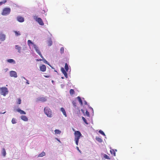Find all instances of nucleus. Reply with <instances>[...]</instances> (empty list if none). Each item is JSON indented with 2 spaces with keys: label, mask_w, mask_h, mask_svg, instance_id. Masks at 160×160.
Wrapping results in <instances>:
<instances>
[{
  "label": "nucleus",
  "mask_w": 160,
  "mask_h": 160,
  "mask_svg": "<svg viewBox=\"0 0 160 160\" xmlns=\"http://www.w3.org/2000/svg\"><path fill=\"white\" fill-rule=\"evenodd\" d=\"M40 70L42 72H45L46 70V67L44 65H42L40 67Z\"/></svg>",
  "instance_id": "11"
},
{
  "label": "nucleus",
  "mask_w": 160,
  "mask_h": 160,
  "mask_svg": "<svg viewBox=\"0 0 160 160\" xmlns=\"http://www.w3.org/2000/svg\"><path fill=\"white\" fill-rule=\"evenodd\" d=\"M69 92H70V95H72L74 94L75 92H74V91L73 89H71L70 90Z\"/></svg>",
  "instance_id": "20"
},
{
  "label": "nucleus",
  "mask_w": 160,
  "mask_h": 160,
  "mask_svg": "<svg viewBox=\"0 0 160 160\" xmlns=\"http://www.w3.org/2000/svg\"><path fill=\"white\" fill-rule=\"evenodd\" d=\"M61 71L62 72L64 75L65 78H67L68 77V75H67V73L66 72L67 71H65L64 70V69L62 67L61 68Z\"/></svg>",
  "instance_id": "8"
},
{
  "label": "nucleus",
  "mask_w": 160,
  "mask_h": 160,
  "mask_svg": "<svg viewBox=\"0 0 160 160\" xmlns=\"http://www.w3.org/2000/svg\"><path fill=\"white\" fill-rule=\"evenodd\" d=\"M44 112L47 117L51 118L52 116V110L48 107H46L44 108Z\"/></svg>",
  "instance_id": "2"
},
{
  "label": "nucleus",
  "mask_w": 160,
  "mask_h": 160,
  "mask_svg": "<svg viewBox=\"0 0 160 160\" xmlns=\"http://www.w3.org/2000/svg\"><path fill=\"white\" fill-rule=\"evenodd\" d=\"M2 153L3 156L5 157L6 155V152L5 148H3L2 149Z\"/></svg>",
  "instance_id": "17"
},
{
  "label": "nucleus",
  "mask_w": 160,
  "mask_h": 160,
  "mask_svg": "<svg viewBox=\"0 0 160 160\" xmlns=\"http://www.w3.org/2000/svg\"><path fill=\"white\" fill-rule=\"evenodd\" d=\"M5 112H3V113H0L4 114V113H5Z\"/></svg>",
  "instance_id": "41"
},
{
  "label": "nucleus",
  "mask_w": 160,
  "mask_h": 160,
  "mask_svg": "<svg viewBox=\"0 0 160 160\" xmlns=\"http://www.w3.org/2000/svg\"><path fill=\"white\" fill-rule=\"evenodd\" d=\"M42 58V61L44 62V63L49 65V63L48 62V61H47L46 60V59H45L44 58Z\"/></svg>",
  "instance_id": "30"
},
{
  "label": "nucleus",
  "mask_w": 160,
  "mask_h": 160,
  "mask_svg": "<svg viewBox=\"0 0 160 160\" xmlns=\"http://www.w3.org/2000/svg\"><path fill=\"white\" fill-rule=\"evenodd\" d=\"M83 121L86 124L88 125V123L87 122V120L85 119Z\"/></svg>",
  "instance_id": "35"
},
{
  "label": "nucleus",
  "mask_w": 160,
  "mask_h": 160,
  "mask_svg": "<svg viewBox=\"0 0 160 160\" xmlns=\"http://www.w3.org/2000/svg\"><path fill=\"white\" fill-rule=\"evenodd\" d=\"M38 61H41V59H39V60H38V59H37V60Z\"/></svg>",
  "instance_id": "42"
},
{
  "label": "nucleus",
  "mask_w": 160,
  "mask_h": 160,
  "mask_svg": "<svg viewBox=\"0 0 160 160\" xmlns=\"http://www.w3.org/2000/svg\"><path fill=\"white\" fill-rule=\"evenodd\" d=\"M34 18L40 25H44V23L41 18H38L37 16H35L34 17Z\"/></svg>",
  "instance_id": "5"
},
{
  "label": "nucleus",
  "mask_w": 160,
  "mask_h": 160,
  "mask_svg": "<svg viewBox=\"0 0 160 160\" xmlns=\"http://www.w3.org/2000/svg\"><path fill=\"white\" fill-rule=\"evenodd\" d=\"M41 101L45 102L46 101V99L45 98H42L40 99Z\"/></svg>",
  "instance_id": "32"
},
{
  "label": "nucleus",
  "mask_w": 160,
  "mask_h": 160,
  "mask_svg": "<svg viewBox=\"0 0 160 160\" xmlns=\"http://www.w3.org/2000/svg\"><path fill=\"white\" fill-rule=\"evenodd\" d=\"M54 131H55V133L57 134H60V133L61 132V131H60L58 130H57V129L55 130Z\"/></svg>",
  "instance_id": "27"
},
{
  "label": "nucleus",
  "mask_w": 160,
  "mask_h": 160,
  "mask_svg": "<svg viewBox=\"0 0 160 160\" xmlns=\"http://www.w3.org/2000/svg\"><path fill=\"white\" fill-rule=\"evenodd\" d=\"M7 2V0H3L2 1L0 2V6L5 3Z\"/></svg>",
  "instance_id": "23"
},
{
  "label": "nucleus",
  "mask_w": 160,
  "mask_h": 160,
  "mask_svg": "<svg viewBox=\"0 0 160 160\" xmlns=\"http://www.w3.org/2000/svg\"><path fill=\"white\" fill-rule=\"evenodd\" d=\"M45 153L44 152H43L38 155V157H42L43 156H44L45 155Z\"/></svg>",
  "instance_id": "18"
},
{
  "label": "nucleus",
  "mask_w": 160,
  "mask_h": 160,
  "mask_svg": "<svg viewBox=\"0 0 160 160\" xmlns=\"http://www.w3.org/2000/svg\"><path fill=\"white\" fill-rule=\"evenodd\" d=\"M14 33H15V35L16 36H19L21 35V34L19 31H14Z\"/></svg>",
  "instance_id": "22"
},
{
  "label": "nucleus",
  "mask_w": 160,
  "mask_h": 160,
  "mask_svg": "<svg viewBox=\"0 0 160 160\" xmlns=\"http://www.w3.org/2000/svg\"><path fill=\"white\" fill-rule=\"evenodd\" d=\"M21 118L22 120L25 121H27L28 120L27 117L26 116L24 115L21 116Z\"/></svg>",
  "instance_id": "13"
},
{
  "label": "nucleus",
  "mask_w": 160,
  "mask_h": 160,
  "mask_svg": "<svg viewBox=\"0 0 160 160\" xmlns=\"http://www.w3.org/2000/svg\"><path fill=\"white\" fill-rule=\"evenodd\" d=\"M0 94L5 96L8 94V88L6 87H2L0 88Z\"/></svg>",
  "instance_id": "3"
},
{
  "label": "nucleus",
  "mask_w": 160,
  "mask_h": 160,
  "mask_svg": "<svg viewBox=\"0 0 160 160\" xmlns=\"http://www.w3.org/2000/svg\"><path fill=\"white\" fill-rule=\"evenodd\" d=\"M101 134H102V135H103L104 136L106 137V135L104 133V132L102 131L101 130ZM105 138H106V137H105Z\"/></svg>",
  "instance_id": "33"
},
{
  "label": "nucleus",
  "mask_w": 160,
  "mask_h": 160,
  "mask_svg": "<svg viewBox=\"0 0 160 160\" xmlns=\"http://www.w3.org/2000/svg\"><path fill=\"white\" fill-rule=\"evenodd\" d=\"M77 99L78 100L79 102L81 105L82 104V99L80 97H77Z\"/></svg>",
  "instance_id": "19"
},
{
  "label": "nucleus",
  "mask_w": 160,
  "mask_h": 160,
  "mask_svg": "<svg viewBox=\"0 0 160 160\" xmlns=\"http://www.w3.org/2000/svg\"><path fill=\"white\" fill-rule=\"evenodd\" d=\"M12 122L13 124L16 123V119L14 118H13L12 120Z\"/></svg>",
  "instance_id": "31"
},
{
  "label": "nucleus",
  "mask_w": 160,
  "mask_h": 160,
  "mask_svg": "<svg viewBox=\"0 0 160 160\" xmlns=\"http://www.w3.org/2000/svg\"><path fill=\"white\" fill-rule=\"evenodd\" d=\"M99 133H100V130H99Z\"/></svg>",
  "instance_id": "45"
},
{
  "label": "nucleus",
  "mask_w": 160,
  "mask_h": 160,
  "mask_svg": "<svg viewBox=\"0 0 160 160\" xmlns=\"http://www.w3.org/2000/svg\"><path fill=\"white\" fill-rule=\"evenodd\" d=\"M110 149V152L111 154L113 156H115L116 152L117 151V150L116 149L114 150L113 149H111V148Z\"/></svg>",
  "instance_id": "10"
},
{
  "label": "nucleus",
  "mask_w": 160,
  "mask_h": 160,
  "mask_svg": "<svg viewBox=\"0 0 160 160\" xmlns=\"http://www.w3.org/2000/svg\"><path fill=\"white\" fill-rule=\"evenodd\" d=\"M76 148L77 150L80 153H81V151L79 150V148L78 147H76Z\"/></svg>",
  "instance_id": "36"
},
{
  "label": "nucleus",
  "mask_w": 160,
  "mask_h": 160,
  "mask_svg": "<svg viewBox=\"0 0 160 160\" xmlns=\"http://www.w3.org/2000/svg\"><path fill=\"white\" fill-rule=\"evenodd\" d=\"M44 77H45V78H49L50 77L49 76H48V75H44Z\"/></svg>",
  "instance_id": "38"
},
{
  "label": "nucleus",
  "mask_w": 160,
  "mask_h": 160,
  "mask_svg": "<svg viewBox=\"0 0 160 160\" xmlns=\"http://www.w3.org/2000/svg\"><path fill=\"white\" fill-rule=\"evenodd\" d=\"M10 8H5L3 9L2 14V15H7L10 13Z\"/></svg>",
  "instance_id": "4"
},
{
  "label": "nucleus",
  "mask_w": 160,
  "mask_h": 160,
  "mask_svg": "<svg viewBox=\"0 0 160 160\" xmlns=\"http://www.w3.org/2000/svg\"><path fill=\"white\" fill-rule=\"evenodd\" d=\"M33 46L37 53L42 58H43V57L38 47L35 44H33Z\"/></svg>",
  "instance_id": "6"
},
{
  "label": "nucleus",
  "mask_w": 160,
  "mask_h": 160,
  "mask_svg": "<svg viewBox=\"0 0 160 160\" xmlns=\"http://www.w3.org/2000/svg\"><path fill=\"white\" fill-rule=\"evenodd\" d=\"M60 110L63 113L65 117H67V115L66 111L63 108H61L60 109Z\"/></svg>",
  "instance_id": "14"
},
{
  "label": "nucleus",
  "mask_w": 160,
  "mask_h": 160,
  "mask_svg": "<svg viewBox=\"0 0 160 160\" xmlns=\"http://www.w3.org/2000/svg\"><path fill=\"white\" fill-rule=\"evenodd\" d=\"M96 139L99 142L100 141V138H99L96 137Z\"/></svg>",
  "instance_id": "37"
},
{
  "label": "nucleus",
  "mask_w": 160,
  "mask_h": 160,
  "mask_svg": "<svg viewBox=\"0 0 160 160\" xmlns=\"http://www.w3.org/2000/svg\"><path fill=\"white\" fill-rule=\"evenodd\" d=\"M15 48L18 50V52L19 53H21V47L19 46L18 45H15Z\"/></svg>",
  "instance_id": "15"
},
{
  "label": "nucleus",
  "mask_w": 160,
  "mask_h": 160,
  "mask_svg": "<svg viewBox=\"0 0 160 160\" xmlns=\"http://www.w3.org/2000/svg\"><path fill=\"white\" fill-rule=\"evenodd\" d=\"M5 36L4 34H0V40L2 41H3L5 40Z\"/></svg>",
  "instance_id": "12"
},
{
  "label": "nucleus",
  "mask_w": 160,
  "mask_h": 160,
  "mask_svg": "<svg viewBox=\"0 0 160 160\" xmlns=\"http://www.w3.org/2000/svg\"><path fill=\"white\" fill-rule=\"evenodd\" d=\"M28 45L29 46H30V44H32L33 45V44H34L32 41L31 40H28Z\"/></svg>",
  "instance_id": "28"
},
{
  "label": "nucleus",
  "mask_w": 160,
  "mask_h": 160,
  "mask_svg": "<svg viewBox=\"0 0 160 160\" xmlns=\"http://www.w3.org/2000/svg\"><path fill=\"white\" fill-rule=\"evenodd\" d=\"M73 130L74 131V135L75 136L74 141L76 144L78 145L79 139L82 136V134L80 132L78 131H75L74 129L73 128Z\"/></svg>",
  "instance_id": "1"
},
{
  "label": "nucleus",
  "mask_w": 160,
  "mask_h": 160,
  "mask_svg": "<svg viewBox=\"0 0 160 160\" xmlns=\"http://www.w3.org/2000/svg\"><path fill=\"white\" fill-rule=\"evenodd\" d=\"M52 82H53L54 81H53L52 80Z\"/></svg>",
  "instance_id": "44"
},
{
  "label": "nucleus",
  "mask_w": 160,
  "mask_h": 160,
  "mask_svg": "<svg viewBox=\"0 0 160 160\" xmlns=\"http://www.w3.org/2000/svg\"><path fill=\"white\" fill-rule=\"evenodd\" d=\"M60 53L61 54H62L64 53V49L63 47H62L61 48L60 50Z\"/></svg>",
  "instance_id": "25"
},
{
  "label": "nucleus",
  "mask_w": 160,
  "mask_h": 160,
  "mask_svg": "<svg viewBox=\"0 0 160 160\" xmlns=\"http://www.w3.org/2000/svg\"><path fill=\"white\" fill-rule=\"evenodd\" d=\"M21 100L20 99V98H18V101L17 102V103L18 104H21Z\"/></svg>",
  "instance_id": "29"
},
{
  "label": "nucleus",
  "mask_w": 160,
  "mask_h": 160,
  "mask_svg": "<svg viewBox=\"0 0 160 160\" xmlns=\"http://www.w3.org/2000/svg\"><path fill=\"white\" fill-rule=\"evenodd\" d=\"M72 104L73 105V106H74V107H76V103L74 101H73L72 102Z\"/></svg>",
  "instance_id": "34"
},
{
  "label": "nucleus",
  "mask_w": 160,
  "mask_h": 160,
  "mask_svg": "<svg viewBox=\"0 0 160 160\" xmlns=\"http://www.w3.org/2000/svg\"><path fill=\"white\" fill-rule=\"evenodd\" d=\"M17 111L19 112L21 114H25L26 112L20 109H17Z\"/></svg>",
  "instance_id": "16"
},
{
  "label": "nucleus",
  "mask_w": 160,
  "mask_h": 160,
  "mask_svg": "<svg viewBox=\"0 0 160 160\" xmlns=\"http://www.w3.org/2000/svg\"><path fill=\"white\" fill-rule=\"evenodd\" d=\"M86 114H87V115H89V113L88 112V111H86Z\"/></svg>",
  "instance_id": "39"
},
{
  "label": "nucleus",
  "mask_w": 160,
  "mask_h": 160,
  "mask_svg": "<svg viewBox=\"0 0 160 160\" xmlns=\"http://www.w3.org/2000/svg\"><path fill=\"white\" fill-rule=\"evenodd\" d=\"M17 20L19 22H23L24 21V18L21 16L17 17Z\"/></svg>",
  "instance_id": "9"
},
{
  "label": "nucleus",
  "mask_w": 160,
  "mask_h": 160,
  "mask_svg": "<svg viewBox=\"0 0 160 160\" xmlns=\"http://www.w3.org/2000/svg\"><path fill=\"white\" fill-rule=\"evenodd\" d=\"M104 157L107 159H110L109 157L106 154H104Z\"/></svg>",
  "instance_id": "26"
},
{
  "label": "nucleus",
  "mask_w": 160,
  "mask_h": 160,
  "mask_svg": "<svg viewBox=\"0 0 160 160\" xmlns=\"http://www.w3.org/2000/svg\"><path fill=\"white\" fill-rule=\"evenodd\" d=\"M8 62L9 63H12L14 62L15 63V61L13 59H9L8 60Z\"/></svg>",
  "instance_id": "24"
},
{
  "label": "nucleus",
  "mask_w": 160,
  "mask_h": 160,
  "mask_svg": "<svg viewBox=\"0 0 160 160\" xmlns=\"http://www.w3.org/2000/svg\"><path fill=\"white\" fill-rule=\"evenodd\" d=\"M27 83L28 84H29V83L28 82V81H27Z\"/></svg>",
  "instance_id": "43"
},
{
  "label": "nucleus",
  "mask_w": 160,
  "mask_h": 160,
  "mask_svg": "<svg viewBox=\"0 0 160 160\" xmlns=\"http://www.w3.org/2000/svg\"><path fill=\"white\" fill-rule=\"evenodd\" d=\"M65 69L66 71L68 72V64L66 63L65 65Z\"/></svg>",
  "instance_id": "21"
},
{
  "label": "nucleus",
  "mask_w": 160,
  "mask_h": 160,
  "mask_svg": "<svg viewBox=\"0 0 160 160\" xmlns=\"http://www.w3.org/2000/svg\"><path fill=\"white\" fill-rule=\"evenodd\" d=\"M82 119L83 120H84L85 118L84 117H82Z\"/></svg>",
  "instance_id": "40"
},
{
  "label": "nucleus",
  "mask_w": 160,
  "mask_h": 160,
  "mask_svg": "<svg viewBox=\"0 0 160 160\" xmlns=\"http://www.w3.org/2000/svg\"><path fill=\"white\" fill-rule=\"evenodd\" d=\"M10 75L11 77L16 78L17 77V74L16 72L12 71L10 72Z\"/></svg>",
  "instance_id": "7"
}]
</instances>
